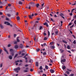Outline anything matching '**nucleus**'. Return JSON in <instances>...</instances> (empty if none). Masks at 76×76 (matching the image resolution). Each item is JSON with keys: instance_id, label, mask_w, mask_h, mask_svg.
I'll return each instance as SVG.
<instances>
[{"instance_id": "obj_1", "label": "nucleus", "mask_w": 76, "mask_h": 76, "mask_svg": "<svg viewBox=\"0 0 76 76\" xmlns=\"http://www.w3.org/2000/svg\"><path fill=\"white\" fill-rule=\"evenodd\" d=\"M60 16H61V17L62 18H63V19H64V17H63V16H64V14H63V13H60V14L59 15Z\"/></svg>"}, {"instance_id": "obj_2", "label": "nucleus", "mask_w": 76, "mask_h": 76, "mask_svg": "<svg viewBox=\"0 0 76 76\" xmlns=\"http://www.w3.org/2000/svg\"><path fill=\"white\" fill-rule=\"evenodd\" d=\"M14 71H17L18 70H20V68L19 67H18L16 68L15 69H14Z\"/></svg>"}, {"instance_id": "obj_3", "label": "nucleus", "mask_w": 76, "mask_h": 76, "mask_svg": "<svg viewBox=\"0 0 76 76\" xmlns=\"http://www.w3.org/2000/svg\"><path fill=\"white\" fill-rule=\"evenodd\" d=\"M55 71L53 69H50V72L51 73H54Z\"/></svg>"}, {"instance_id": "obj_4", "label": "nucleus", "mask_w": 76, "mask_h": 76, "mask_svg": "<svg viewBox=\"0 0 76 76\" xmlns=\"http://www.w3.org/2000/svg\"><path fill=\"white\" fill-rule=\"evenodd\" d=\"M4 50L6 53H7V54H9V53L8 52V51H7V50H6V49L5 47L4 48Z\"/></svg>"}, {"instance_id": "obj_5", "label": "nucleus", "mask_w": 76, "mask_h": 76, "mask_svg": "<svg viewBox=\"0 0 76 76\" xmlns=\"http://www.w3.org/2000/svg\"><path fill=\"white\" fill-rule=\"evenodd\" d=\"M66 59H62L61 60V62L62 64H63V63L62 62H65L66 61Z\"/></svg>"}, {"instance_id": "obj_6", "label": "nucleus", "mask_w": 76, "mask_h": 76, "mask_svg": "<svg viewBox=\"0 0 76 76\" xmlns=\"http://www.w3.org/2000/svg\"><path fill=\"white\" fill-rule=\"evenodd\" d=\"M44 25H46L47 27H48V23L47 22H45V23L43 24Z\"/></svg>"}, {"instance_id": "obj_7", "label": "nucleus", "mask_w": 76, "mask_h": 76, "mask_svg": "<svg viewBox=\"0 0 76 76\" xmlns=\"http://www.w3.org/2000/svg\"><path fill=\"white\" fill-rule=\"evenodd\" d=\"M29 4L30 6H33V5H34V3L33 2H30Z\"/></svg>"}, {"instance_id": "obj_8", "label": "nucleus", "mask_w": 76, "mask_h": 76, "mask_svg": "<svg viewBox=\"0 0 76 76\" xmlns=\"http://www.w3.org/2000/svg\"><path fill=\"white\" fill-rule=\"evenodd\" d=\"M12 58H13L12 57V56H9V59H10V60H12Z\"/></svg>"}, {"instance_id": "obj_9", "label": "nucleus", "mask_w": 76, "mask_h": 76, "mask_svg": "<svg viewBox=\"0 0 76 76\" xmlns=\"http://www.w3.org/2000/svg\"><path fill=\"white\" fill-rule=\"evenodd\" d=\"M62 42H64V43H65V44H67V42L65 41L64 40H62Z\"/></svg>"}, {"instance_id": "obj_10", "label": "nucleus", "mask_w": 76, "mask_h": 76, "mask_svg": "<svg viewBox=\"0 0 76 76\" xmlns=\"http://www.w3.org/2000/svg\"><path fill=\"white\" fill-rule=\"evenodd\" d=\"M18 46L17 45H16L15 46V48H16V49H17V48H18Z\"/></svg>"}, {"instance_id": "obj_11", "label": "nucleus", "mask_w": 76, "mask_h": 76, "mask_svg": "<svg viewBox=\"0 0 76 76\" xmlns=\"http://www.w3.org/2000/svg\"><path fill=\"white\" fill-rule=\"evenodd\" d=\"M20 47L21 48H23V45H22V44H20Z\"/></svg>"}, {"instance_id": "obj_12", "label": "nucleus", "mask_w": 76, "mask_h": 76, "mask_svg": "<svg viewBox=\"0 0 76 76\" xmlns=\"http://www.w3.org/2000/svg\"><path fill=\"white\" fill-rule=\"evenodd\" d=\"M45 68L46 69H47V70H48V67L47 65H45Z\"/></svg>"}, {"instance_id": "obj_13", "label": "nucleus", "mask_w": 76, "mask_h": 76, "mask_svg": "<svg viewBox=\"0 0 76 76\" xmlns=\"http://www.w3.org/2000/svg\"><path fill=\"white\" fill-rule=\"evenodd\" d=\"M50 48H51V49H52L53 50V49H54L55 48V47L54 46H50Z\"/></svg>"}, {"instance_id": "obj_14", "label": "nucleus", "mask_w": 76, "mask_h": 76, "mask_svg": "<svg viewBox=\"0 0 76 76\" xmlns=\"http://www.w3.org/2000/svg\"><path fill=\"white\" fill-rule=\"evenodd\" d=\"M23 72L24 73H27L28 72V70H23Z\"/></svg>"}, {"instance_id": "obj_15", "label": "nucleus", "mask_w": 76, "mask_h": 76, "mask_svg": "<svg viewBox=\"0 0 76 76\" xmlns=\"http://www.w3.org/2000/svg\"><path fill=\"white\" fill-rule=\"evenodd\" d=\"M10 52H13V51H14V50H13L12 49H10Z\"/></svg>"}, {"instance_id": "obj_16", "label": "nucleus", "mask_w": 76, "mask_h": 76, "mask_svg": "<svg viewBox=\"0 0 76 76\" xmlns=\"http://www.w3.org/2000/svg\"><path fill=\"white\" fill-rule=\"evenodd\" d=\"M36 65L37 67H38V66H39L38 65V62H36Z\"/></svg>"}, {"instance_id": "obj_17", "label": "nucleus", "mask_w": 76, "mask_h": 76, "mask_svg": "<svg viewBox=\"0 0 76 76\" xmlns=\"http://www.w3.org/2000/svg\"><path fill=\"white\" fill-rule=\"evenodd\" d=\"M66 73H67V74L68 75H69V74H70V72L68 71H66Z\"/></svg>"}, {"instance_id": "obj_18", "label": "nucleus", "mask_w": 76, "mask_h": 76, "mask_svg": "<svg viewBox=\"0 0 76 76\" xmlns=\"http://www.w3.org/2000/svg\"><path fill=\"white\" fill-rule=\"evenodd\" d=\"M18 38H19V37H18L17 39V42H20V40H19V39H18Z\"/></svg>"}, {"instance_id": "obj_19", "label": "nucleus", "mask_w": 76, "mask_h": 76, "mask_svg": "<svg viewBox=\"0 0 76 76\" xmlns=\"http://www.w3.org/2000/svg\"><path fill=\"white\" fill-rule=\"evenodd\" d=\"M17 20H20V17L19 16H18L17 17Z\"/></svg>"}, {"instance_id": "obj_20", "label": "nucleus", "mask_w": 76, "mask_h": 76, "mask_svg": "<svg viewBox=\"0 0 76 76\" xmlns=\"http://www.w3.org/2000/svg\"><path fill=\"white\" fill-rule=\"evenodd\" d=\"M0 27H1V29H3V26L1 25V24L0 25Z\"/></svg>"}, {"instance_id": "obj_21", "label": "nucleus", "mask_w": 76, "mask_h": 76, "mask_svg": "<svg viewBox=\"0 0 76 76\" xmlns=\"http://www.w3.org/2000/svg\"><path fill=\"white\" fill-rule=\"evenodd\" d=\"M36 6L37 7V8H38V7L39 6V4H37L36 5Z\"/></svg>"}, {"instance_id": "obj_22", "label": "nucleus", "mask_w": 76, "mask_h": 76, "mask_svg": "<svg viewBox=\"0 0 76 76\" xmlns=\"http://www.w3.org/2000/svg\"><path fill=\"white\" fill-rule=\"evenodd\" d=\"M67 48L68 50H70V46H69V45L67 46Z\"/></svg>"}, {"instance_id": "obj_23", "label": "nucleus", "mask_w": 76, "mask_h": 76, "mask_svg": "<svg viewBox=\"0 0 76 76\" xmlns=\"http://www.w3.org/2000/svg\"><path fill=\"white\" fill-rule=\"evenodd\" d=\"M58 34V31H56L55 32V33L54 34V35H57V34Z\"/></svg>"}, {"instance_id": "obj_24", "label": "nucleus", "mask_w": 76, "mask_h": 76, "mask_svg": "<svg viewBox=\"0 0 76 76\" xmlns=\"http://www.w3.org/2000/svg\"><path fill=\"white\" fill-rule=\"evenodd\" d=\"M11 54H12V56H14L15 54L14 53V52H11Z\"/></svg>"}, {"instance_id": "obj_25", "label": "nucleus", "mask_w": 76, "mask_h": 76, "mask_svg": "<svg viewBox=\"0 0 76 76\" xmlns=\"http://www.w3.org/2000/svg\"><path fill=\"white\" fill-rule=\"evenodd\" d=\"M7 16L9 17H10L11 16V15L10 14H7Z\"/></svg>"}, {"instance_id": "obj_26", "label": "nucleus", "mask_w": 76, "mask_h": 76, "mask_svg": "<svg viewBox=\"0 0 76 76\" xmlns=\"http://www.w3.org/2000/svg\"><path fill=\"white\" fill-rule=\"evenodd\" d=\"M42 26H40L39 27V30H42Z\"/></svg>"}, {"instance_id": "obj_27", "label": "nucleus", "mask_w": 76, "mask_h": 76, "mask_svg": "<svg viewBox=\"0 0 76 76\" xmlns=\"http://www.w3.org/2000/svg\"><path fill=\"white\" fill-rule=\"evenodd\" d=\"M24 58H25V60H28V58H27V57H26V55L24 56Z\"/></svg>"}, {"instance_id": "obj_28", "label": "nucleus", "mask_w": 76, "mask_h": 76, "mask_svg": "<svg viewBox=\"0 0 76 76\" xmlns=\"http://www.w3.org/2000/svg\"><path fill=\"white\" fill-rule=\"evenodd\" d=\"M33 61V60L32 59H30L29 61V63H31V62H32Z\"/></svg>"}, {"instance_id": "obj_29", "label": "nucleus", "mask_w": 76, "mask_h": 76, "mask_svg": "<svg viewBox=\"0 0 76 76\" xmlns=\"http://www.w3.org/2000/svg\"><path fill=\"white\" fill-rule=\"evenodd\" d=\"M32 17L31 15H29V18H30V19H32Z\"/></svg>"}, {"instance_id": "obj_30", "label": "nucleus", "mask_w": 76, "mask_h": 76, "mask_svg": "<svg viewBox=\"0 0 76 76\" xmlns=\"http://www.w3.org/2000/svg\"><path fill=\"white\" fill-rule=\"evenodd\" d=\"M22 2H21V1H19V4H22Z\"/></svg>"}, {"instance_id": "obj_31", "label": "nucleus", "mask_w": 76, "mask_h": 76, "mask_svg": "<svg viewBox=\"0 0 76 76\" xmlns=\"http://www.w3.org/2000/svg\"><path fill=\"white\" fill-rule=\"evenodd\" d=\"M33 39H34V41H35V40H36V36L34 37L33 38Z\"/></svg>"}, {"instance_id": "obj_32", "label": "nucleus", "mask_w": 76, "mask_h": 76, "mask_svg": "<svg viewBox=\"0 0 76 76\" xmlns=\"http://www.w3.org/2000/svg\"><path fill=\"white\" fill-rule=\"evenodd\" d=\"M47 54V53H46V52H44L43 53V56H45V55H46Z\"/></svg>"}, {"instance_id": "obj_33", "label": "nucleus", "mask_w": 76, "mask_h": 76, "mask_svg": "<svg viewBox=\"0 0 76 76\" xmlns=\"http://www.w3.org/2000/svg\"><path fill=\"white\" fill-rule=\"evenodd\" d=\"M25 67H28L29 66V65L27 64L25 65Z\"/></svg>"}, {"instance_id": "obj_34", "label": "nucleus", "mask_w": 76, "mask_h": 76, "mask_svg": "<svg viewBox=\"0 0 76 76\" xmlns=\"http://www.w3.org/2000/svg\"><path fill=\"white\" fill-rule=\"evenodd\" d=\"M62 69H66V66H64L63 67H62Z\"/></svg>"}, {"instance_id": "obj_35", "label": "nucleus", "mask_w": 76, "mask_h": 76, "mask_svg": "<svg viewBox=\"0 0 76 76\" xmlns=\"http://www.w3.org/2000/svg\"><path fill=\"white\" fill-rule=\"evenodd\" d=\"M40 50V49L39 48H38L37 49V52H38V51H39V50Z\"/></svg>"}, {"instance_id": "obj_36", "label": "nucleus", "mask_w": 76, "mask_h": 76, "mask_svg": "<svg viewBox=\"0 0 76 76\" xmlns=\"http://www.w3.org/2000/svg\"><path fill=\"white\" fill-rule=\"evenodd\" d=\"M39 69H40V70H42V66H40V67L39 68Z\"/></svg>"}, {"instance_id": "obj_37", "label": "nucleus", "mask_w": 76, "mask_h": 76, "mask_svg": "<svg viewBox=\"0 0 76 76\" xmlns=\"http://www.w3.org/2000/svg\"><path fill=\"white\" fill-rule=\"evenodd\" d=\"M73 44H76V40H74L73 42Z\"/></svg>"}, {"instance_id": "obj_38", "label": "nucleus", "mask_w": 76, "mask_h": 76, "mask_svg": "<svg viewBox=\"0 0 76 76\" xmlns=\"http://www.w3.org/2000/svg\"><path fill=\"white\" fill-rule=\"evenodd\" d=\"M18 54H16L15 56H14V58H16V57H17V56H18Z\"/></svg>"}, {"instance_id": "obj_39", "label": "nucleus", "mask_w": 76, "mask_h": 76, "mask_svg": "<svg viewBox=\"0 0 76 76\" xmlns=\"http://www.w3.org/2000/svg\"><path fill=\"white\" fill-rule=\"evenodd\" d=\"M47 37H45L44 39V40H47Z\"/></svg>"}, {"instance_id": "obj_40", "label": "nucleus", "mask_w": 76, "mask_h": 76, "mask_svg": "<svg viewBox=\"0 0 76 76\" xmlns=\"http://www.w3.org/2000/svg\"><path fill=\"white\" fill-rule=\"evenodd\" d=\"M0 67L1 68L3 66V64H1L0 65Z\"/></svg>"}, {"instance_id": "obj_41", "label": "nucleus", "mask_w": 76, "mask_h": 76, "mask_svg": "<svg viewBox=\"0 0 76 76\" xmlns=\"http://www.w3.org/2000/svg\"><path fill=\"white\" fill-rule=\"evenodd\" d=\"M67 69V70H68V71H69V72H71V71H72V70H71V69Z\"/></svg>"}, {"instance_id": "obj_42", "label": "nucleus", "mask_w": 76, "mask_h": 76, "mask_svg": "<svg viewBox=\"0 0 76 76\" xmlns=\"http://www.w3.org/2000/svg\"><path fill=\"white\" fill-rule=\"evenodd\" d=\"M74 76V74H71L69 75V76Z\"/></svg>"}, {"instance_id": "obj_43", "label": "nucleus", "mask_w": 76, "mask_h": 76, "mask_svg": "<svg viewBox=\"0 0 76 76\" xmlns=\"http://www.w3.org/2000/svg\"><path fill=\"white\" fill-rule=\"evenodd\" d=\"M7 0H5L4 1V3L5 4H7Z\"/></svg>"}, {"instance_id": "obj_44", "label": "nucleus", "mask_w": 76, "mask_h": 76, "mask_svg": "<svg viewBox=\"0 0 76 76\" xmlns=\"http://www.w3.org/2000/svg\"><path fill=\"white\" fill-rule=\"evenodd\" d=\"M8 5L9 7H11V4H8Z\"/></svg>"}, {"instance_id": "obj_45", "label": "nucleus", "mask_w": 76, "mask_h": 76, "mask_svg": "<svg viewBox=\"0 0 76 76\" xmlns=\"http://www.w3.org/2000/svg\"><path fill=\"white\" fill-rule=\"evenodd\" d=\"M50 31H48V37L50 36Z\"/></svg>"}, {"instance_id": "obj_46", "label": "nucleus", "mask_w": 76, "mask_h": 76, "mask_svg": "<svg viewBox=\"0 0 76 76\" xmlns=\"http://www.w3.org/2000/svg\"><path fill=\"white\" fill-rule=\"evenodd\" d=\"M69 31L70 32V33L71 34H73V33L72 32V31H71L70 30H69Z\"/></svg>"}, {"instance_id": "obj_47", "label": "nucleus", "mask_w": 76, "mask_h": 76, "mask_svg": "<svg viewBox=\"0 0 76 76\" xmlns=\"http://www.w3.org/2000/svg\"><path fill=\"white\" fill-rule=\"evenodd\" d=\"M18 62H19V60H18L17 61H15V63H18Z\"/></svg>"}, {"instance_id": "obj_48", "label": "nucleus", "mask_w": 76, "mask_h": 76, "mask_svg": "<svg viewBox=\"0 0 76 76\" xmlns=\"http://www.w3.org/2000/svg\"><path fill=\"white\" fill-rule=\"evenodd\" d=\"M50 20L52 22H54V20L53 19V18H50Z\"/></svg>"}, {"instance_id": "obj_49", "label": "nucleus", "mask_w": 76, "mask_h": 76, "mask_svg": "<svg viewBox=\"0 0 76 76\" xmlns=\"http://www.w3.org/2000/svg\"><path fill=\"white\" fill-rule=\"evenodd\" d=\"M50 63H53V61L51 60V59H50Z\"/></svg>"}, {"instance_id": "obj_50", "label": "nucleus", "mask_w": 76, "mask_h": 76, "mask_svg": "<svg viewBox=\"0 0 76 76\" xmlns=\"http://www.w3.org/2000/svg\"><path fill=\"white\" fill-rule=\"evenodd\" d=\"M26 70H28V69H29V68H28V67H26Z\"/></svg>"}, {"instance_id": "obj_51", "label": "nucleus", "mask_w": 76, "mask_h": 76, "mask_svg": "<svg viewBox=\"0 0 76 76\" xmlns=\"http://www.w3.org/2000/svg\"><path fill=\"white\" fill-rule=\"evenodd\" d=\"M2 49H0V54L1 53V52H2Z\"/></svg>"}, {"instance_id": "obj_52", "label": "nucleus", "mask_w": 76, "mask_h": 76, "mask_svg": "<svg viewBox=\"0 0 76 76\" xmlns=\"http://www.w3.org/2000/svg\"><path fill=\"white\" fill-rule=\"evenodd\" d=\"M64 75L65 76H68V75L66 73H64Z\"/></svg>"}, {"instance_id": "obj_53", "label": "nucleus", "mask_w": 76, "mask_h": 76, "mask_svg": "<svg viewBox=\"0 0 76 76\" xmlns=\"http://www.w3.org/2000/svg\"><path fill=\"white\" fill-rule=\"evenodd\" d=\"M17 41H15L14 42V44H17Z\"/></svg>"}, {"instance_id": "obj_54", "label": "nucleus", "mask_w": 76, "mask_h": 76, "mask_svg": "<svg viewBox=\"0 0 76 76\" xmlns=\"http://www.w3.org/2000/svg\"><path fill=\"white\" fill-rule=\"evenodd\" d=\"M6 20H9V18H6Z\"/></svg>"}, {"instance_id": "obj_55", "label": "nucleus", "mask_w": 76, "mask_h": 76, "mask_svg": "<svg viewBox=\"0 0 76 76\" xmlns=\"http://www.w3.org/2000/svg\"><path fill=\"white\" fill-rule=\"evenodd\" d=\"M70 16H72L73 15V14H72V12L71 13L69 14Z\"/></svg>"}, {"instance_id": "obj_56", "label": "nucleus", "mask_w": 76, "mask_h": 76, "mask_svg": "<svg viewBox=\"0 0 76 76\" xmlns=\"http://www.w3.org/2000/svg\"><path fill=\"white\" fill-rule=\"evenodd\" d=\"M10 46H11V45L10 44H9L8 45V47H10Z\"/></svg>"}, {"instance_id": "obj_57", "label": "nucleus", "mask_w": 76, "mask_h": 76, "mask_svg": "<svg viewBox=\"0 0 76 76\" xmlns=\"http://www.w3.org/2000/svg\"><path fill=\"white\" fill-rule=\"evenodd\" d=\"M25 54V53H23L21 54V56H24Z\"/></svg>"}, {"instance_id": "obj_58", "label": "nucleus", "mask_w": 76, "mask_h": 76, "mask_svg": "<svg viewBox=\"0 0 76 76\" xmlns=\"http://www.w3.org/2000/svg\"><path fill=\"white\" fill-rule=\"evenodd\" d=\"M16 36H17L16 34H14V38H16Z\"/></svg>"}, {"instance_id": "obj_59", "label": "nucleus", "mask_w": 76, "mask_h": 76, "mask_svg": "<svg viewBox=\"0 0 76 76\" xmlns=\"http://www.w3.org/2000/svg\"><path fill=\"white\" fill-rule=\"evenodd\" d=\"M44 3H43V4H42V7H43V6H44Z\"/></svg>"}, {"instance_id": "obj_60", "label": "nucleus", "mask_w": 76, "mask_h": 76, "mask_svg": "<svg viewBox=\"0 0 76 76\" xmlns=\"http://www.w3.org/2000/svg\"><path fill=\"white\" fill-rule=\"evenodd\" d=\"M10 25V23L8 22L7 23V25Z\"/></svg>"}, {"instance_id": "obj_61", "label": "nucleus", "mask_w": 76, "mask_h": 76, "mask_svg": "<svg viewBox=\"0 0 76 76\" xmlns=\"http://www.w3.org/2000/svg\"><path fill=\"white\" fill-rule=\"evenodd\" d=\"M0 4H1V5H2V4H3V3L1 2V1H0Z\"/></svg>"}, {"instance_id": "obj_62", "label": "nucleus", "mask_w": 76, "mask_h": 76, "mask_svg": "<svg viewBox=\"0 0 76 76\" xmlns=\"http://www.w3.org/2000/svg\"><path fill=\"white\" fill-rule=\"evenodd\" d=\"M8 22H5L4 23V24H7V23Z\"/></svg>"}, {"instance_id": "obj_63", "label": "nucleus", "mask_w": 76, "mask_h": 76, "mask_svg": "<svg viewBox=\"0 0 76 76\" xmlns=\"http://www.w3.org/2000/svg\"><path fill=\"white\" fill-rule=\"evenodd\" d=\"M50 45H53V42H51L50 43Z\"/></svg>"}, {"instance_id": "obj_64", "label": "nucleus", "mask_w": 76, "mask_h": 76, "mask_svg": "<svg viewBox=\"0 0 76 76\" xmlns=\"http://www.w3.org/2000/svg\"><path fill=\"white\" fill-rule=\"evenodd\" d=\"M74 23L75 24V25H76V20H75L74 22Z\"/></svg>"}]
</instances>
